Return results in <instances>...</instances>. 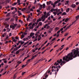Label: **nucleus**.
Returning a JSON list of instances; mask_svg holds the SVG:
<instances>
[{
    "mask_svg": "<svg viewBox=\"0 0 79 79\" xmlns=\"http://www.w3.org/2000/svg\"><path fill=\"white\" fill-rule=\"evenodd\" d=\"M73 56L74 55H73V53L71 52L69 53L67 56H65L63 57V60L62 59V61L60 62L61 64H60V66H62L64 64H65L66 63V62L65 61L68 62V61H69V60H73Z\"/></svg>",
    "mask_w": 79,
    "mask_h": 79,
    "instance_id": "1",
    "label": "nucleus"
},
{
    "mask_svg": "<svg viewBox=\"0 0 79 79\" xmlns=\"http://www.w3.org/2000/svg\"><path fill=\"white\" fill-rule=\"evenodd\" d=\"M76 50L74 49L73 51H72V52L70 53H72L73 55H74L72 57L73 58H76L77 57V56H79V50H78V48H76Z\"/></svg>",
    "mask_w": 79,
    "mask_h": 79,
    "instance_id": "2",
    "label": "nucleus"
},
{
    "mask_svg": "<svg viewBox=\"0 0 79 79\" xmlns=\"http://www.w3.org/2000/svg\"><path fill=\"white\" fill-rule=\"evenodd\" d=\"M48 17V16H46V15H43L41 18H40L38 19L37 20V23H39V21H42H42L43 22H44V21H45V18H47Z\"/></svg>",
    "mask_w": 79,
    "mask_h": 79,
    "instance_id": "3",
    "label": "nucleus"
},
{
    "mask_svg": "<svg viewBox=\"0 0 79 79\" xmlns=\"http://www.w3.org/2000/svg\"><path fill=\"white\" fill-rule=\"evenodd\" d=\"M17 25L16 24H15L14 23H13L10 25V28H12V29H14Z\"/></svg>",
    "mask_w": 79,
    "mask_h": 79,
    "instance_id": "4",
    "label": "nucleus"
},
{
    "mask_svg": "<svg viewBox=\"0 0 79 79\" xmlns=\"http://www.w3.org/2000/svg\"><path fill=\"white\" fill-rule=\"evenodd\" d=\"M61 61H62V59H60V60H58L57 62H56L55 64H54V65H56V66H57V65H58V64H60V63H61Z\"/></svg>",
    "mask_w": 79,
    "mask_h": 79,
    "instance_id": "5",
    "label": "nucleus"
},
{
    "mask_svg": "<svg viewBox=\"0 0 79 79\" xmlns=\"http://www.w3.org/2000/svg\"><path fill=\"white\" fill-rule=\"evenodd\" d=\"M38 54H37L35 56H33L32 58L31 59V60H33V59H34L35 58L36 56H38Z\"/></svg>",
    "mask_w": 79,
    "mask_h": 79,
    "instance_id": "6",
    "label": "nucleus"
},
{
    "mask_svg": "<svg viewBox=\"0 0 79 79\" xmlns=\"http://www.w3.org/2000/svg\"><path fill=\"white\" fill-rule=\"evenodd\" d=\"M40 34V32L39 31L36 32L35 33V36L37 35V37H39Z\"/></svg>",
    "mask_w": 79,
    "mask_h": 79,
    "instance_id": "7",
    "label": "nucleus"
},
{
    "mask_svg": "<svg viewBox=\"0 0 79 79\" xmlns=\"http://www.w3.org/2000/svg\"><path fill=\"white\" fill-rule=\"evenodd\" d=\"M76 4H72L70 6L71 7H72V8H75V7H76Z\"/></svg>",
    "mask_w": 79,
    "mask_h": 79,
    "instance_id": "8",
    "label": "nucleus"
},
{
    "mask_svg": "<svg viewBox=\"0 0 79 79\" xmlns=\"http://www.w3.org/2000/svg\"><path fill=\"white\" fill-rule=\"evenodd\" d=\"M21 49H19L17 51H16V55L19 54V53L20 52H21Z\"/></svg>",
    "mask_w": 79,
    "mask_h": 79,
    "instance_id": "9",
    "label": "nucleus"
},
{
    "mask_svg": "<svg viewBox=\"0 0 79 79\" xmlns=\"http://www.w3.org/2000/svg\"><path fill=\"white\" fill-rule=\"evenodd\" d=\"M18 43H20V44H21V45H23V44H24V41H18Z\"/></svg>",
    "mask_w": 79,
    "mask_h": 79,
    "instance_id": "10",
    "label": "nucleus"
},
{
    "mask_svg": "<svg viewBox=\"0 0 79 79\" xmlns=\"http://www.w3.org/2000/svg\"><path fill=\"white\" fill-rule=\"evenodd\" d=\"M35 33L33 32L31 33V34L30 35V36L31 37H32L33 35H34Z\"/></svg>",
    "mask_w": 79,
    "mask_h": 79,
    "instance_id": "11",
    "label": "nucleus"
},
{
    "mask_svg": "<svg viewBox=\"0 0 79 79\" xmlns=\"http://www.w3.org/2000/svg\"><path fill=\"white\" fill-rule=\"evenodd\" d=\"M69 20V18H67L65 20L64 22H65V23H67V22H68Z\"/></svg>",
    "mask_w": 79,
    "mask_h": 79,
    "instance_id": "12",
    "label": "nucleus"
},
{
    "mask_svg": "<svg viewBox=\"0 0 79 79\" xmlns=\"http://www.w3.org/2000/svg\"><path fill=\"white\" fill-rule=\"evenodd\" d=\"M39 36H37L36 35L35 38V40H34V41H37V37H38Z\"/></svg>",
    "mask_w": 79,
    "mask_h": 79,
    "instance_id": "13",
    "label": "nucleus"
},
{
    "mask_svg": "<svg viewBox=\"0 0 79 79\" xmlns=\"http://www.w3.org/2000/svg\"><path fill=\"white\" fill-rule=\"evenodd\" d=\"M24 37V35L23 34V33H22L21 39H23Z\"/></svg>",
    "mask_w": 79,
    "mask_h": 79,
    "instance_id": "14",
    "label": "nucleus"
},
{
    "mask_svg": "<svg viewBox=\"0 0 79 79\" xmlns=\"http://www.w3.org/2000/svg\"><path fill=\"white\" fill-rule=\"evenodd\" d=\"M31 18V16L30 15H29L28 18L27 19V21H29V18Z\"/></svg>",
    "mask_w": 79,
    "mask_h": 79,
    "instance_id": "15",
    "label": "nucleus"
},
{
    "mask_svg": "<svg viewBox=\"0 0 79 79\" xmlns=\"http://www.w3.org/2000/svg\"><path fill=\"white\" fill-rule=\"evenodd\" d=\"M69 3V1H66L65 2V5H68Z\"/></svg>",
    "mask_w": 79,
    "mask_h": 79,
    "instance_id": "16",
    "label": "nucleus"
},
{
    "mask_svg": "<svg viewBox=\"0 0 79 79\" xmlns=\"http://www.w3.org/2000/svg\"><path fill=\"white\" fill-rule=\"evenodd\" d=\"M31 37L30 36H28L27 38H26L27 39V40H29V39H30Z\"/></svg>",
    "mask_w": 79,
    "mask_h": 79,
    "instance_id": "17",
    "label": "nucleus"
},
{
    "mask_svg": "<svg viewBox=\"0 0 79 79\" xmlns=\"http://www.w3.org/2000/svg\"><path fill=\"white\" fill-rule=\"evenodd\" d=\"M59 2L58 1H56L54 3V4H55L56 5L57 4V3H58Z\"/></svg>",
    "mask_w": 79,
    "mask_h": 79,
    "instance_id": "18",
    "label": "nucleus"
},
{
    "mask_svg": "<svg viewBox=\"0 0 79 79\" xmlns=\"http://www.w3.org/2000/svg\"><path fill=\"white\" fill-rule=\"evenodd\" d=\"M55 11V9H52L51 10V12H53V11Z\"/></svg>",
    "mask_w": 79,
    "mask_h": 79,
    "instance_id": "19",
    "label": "nucleus"
},
{
    "mask_svg": "<svg viewBox=\"0 0 79 79\" xmlns=\"http://www.w3.org/2000/svg\"><path fill=\"white\" fill-rule=\"evenodd\" d=\"M79 15L77 16L76 17V21H77V19H79Z\"/></svg>",
    "mask_w": 79,
    "mask_h": 79,
    "instance_id": "20",
    "label": "nucleus"
},
{
    "mask_svg": "<svg viewBox=\"0 0 79 79\" xmlns=\"http://www.w3.org/2000/svg\"><path fill=\"white\" fill-rule=\"evenodd\" d=\"M7 31L6 32H10V31L11 29H9L8 28H7Z\"/></svg>",
    "mask_w": 79,
    "mask_h": 79,
    "instance_id": "21",
    "label": "nucleus"
},
{
    "mask_svg": "<svg viewBox=\"0 0 79 79\" xmlns=\"http://www.w3.org/2000/svg\"><path fill=\"white\" fill-rule=\"evenodd\" d=\"M19 49V48L18 47H17L16 48L14 49V51H16V50H18Z\"/></svg>",
    "mask_w": 79,
    "mask_h": 79,
    "instance_id": "22",
    "label": "nucleus"
},
{
    "mask_svg": "<svg viewBox=\"0 0 79 79\" xmlns=\"http://www.w3.org/2000/svg\"><path fill=\"white\" fill-rule=\"evenodd\" d=\"M16 73H15V74H14V77L13 79H15V78H16Z\"/></svg>",
    "mask_w": 79,
    "mask_h": 79,
    "instance_id": "23",
    "label": "nucleus"
},
{
    "mask_svg": "<svg viewBox=\"0 0 79 79\" xmlns=\"http://www.w3.org/2000/svg\"><path fill=\"white\" fill-rule=\"evenodd\" d=\"M42 39V37H41V36H39V37L38 39V41H39V40H40V39Z\"/></svg>",
    "mask_w": 79,
    "mask_h": 79,
    "instance_id": "24",
    "label": "nucleus"
},
{
    "mask_svg": "<svg viewBox=\"0 0 79 79\" xmlns=\"http://www.w3.org/2000/svg\"><path fill=\"white\" fill-rule=\"evenodd\" d=\"M47 26H48V24H46L44 26V28H46V27H47Z\"/></svg>",
    "mask_w": 79,
    "mask_h": 79,
    "instance_id": "25",
    "label": "nucleus"
},
{
    "mask_svg": "<svg viewBox=\"0 0 79 79\" xmlns=\"http://www.w3.org/2000/svg\"><path fill=\"white\" fill-rule=\"evenodd\" d=\"M42 13V12L40 11L39 12H38V14L37 15V16H39L40 14H41Z\"/></svg>",
    "mask_w": 79,
    "mask_h": 79,
    "instance_id": "26",
    "label": "nucleus"
},
{
    "mask_svg": "<svg viewBox=\"0 0 79 79\" xmlns=\"http://www.w3.org/2000/svg\"><path fill=\"white\" fill-rule=\"evenodd\" d=\"M43 6L44 9L45 8V3H44L43 5Z\"/></svg>",
    "mask_w": 79,
    "mask_h": 79,
    "instance_id": "27",
    "label": "nucleus"
},
{
    "mask_svg": "<svg viewBox=\"0 0 79 79\" xmlns=\"http://www.w3.org/2000/svg\"><path fill=\"white\" fill-rule=\"evenodd\" d=\"M69 8H68L66 10V11L67 13H68V12H69Z\"/></svg>",
    "mask_w": 79,
    "mask_h": 79,
    "instance_id": "28",
    "label": "nucleus"
},
{
    "mask_svg": "<svg viewBox=\"0 0 79 79\" xmlns=\"http://www.w3.org/2000/svg\"><path fill=\"white\" fill-rule=\"evenodd\" d=\"M50 12H48V13L47 14V15L48 16H50Z\"/></svg>",
    "mask_w": 79,
    "mask_h": 79,
    "instance_id": "29",
    "label": "nucleus"
},
{
    "mask_svg": "<svg viewBox=\"0 0 79 79\" xmlns=\"http://www.w3.org/2000/svg\"><path fill=\"white\" fill-rule=\"evenodd\" d=\"M59 29V28L58 27H56L55 28V30L56 31H58Z\"/></svg>",
    "mask_w": 79,
    "mask_h": 79,
    "instance_id": "30",
    "label": "nucleus"
},
{
    "mask_svg": "<svg viewBox=\"0 0 79 79\" xmlns=\"http://www.w3.org/2000/svg\"><path fill=\"white\" fill-rule=\"evenodd\" d=\"M52 20H50L49 22H48V24L49 25L50 24H51V23H52Z\"/></svg>",
    "mask_w": 79,
    "mask_h": 79,
    "instance_id": "31",
    "label": "nucleus"
},
{
    "mask_svg": "<svg viewBox=\"0 0 79 79\" xmlns=\"http://www.w3.org/2000/svg\"><path fill=\"white\" fill-rule=\"evenodd\" d=\"M40 26H42V22H40L39 24Z\"/></svg>",
    "mask_w": 79,
    "mask_h": 79,
    "instance_id": "32",
    "label": "nucleus"
},
{
    "mask_svg": "<svg viewBox=\"0 0 79 79\" xmlns=\"http://www.w3.org/2000/svg\"><path fill=\"white\" fill-rule=\"evenodd\" d=\"M53 14H54V15H55V16H56V14H57L56 12H53Z\"/></svg>",
    "mask_w": 79,
    "mask_h": 79,
    "instance_id": "33",
    "label": "nucleus"
},
{
    "mask_svg": "<svg viewBox=\"0 0 79 79\" xmlns=\"http://www.w3.org/2000/svg\"><path fill=\"white\" fill-rule=\"evenodd\" d=\"M34 28V26H33L31 25V26L29 28L30 29H33V28Z\"/></svg>",
    "mask_w": 79,
    "mask_h": 79,
    "instance_id": "34",
    "label": "nucleus"
},
{
    "mask_svg": "<svg viewBox=\"0 0 79 79\" xmlns=\"http://www.w3.org/2000/svg\"><path fill=\"white\" fill-rule=\"evenodd\" d=\"M66 15V12H64L62 14V15Z\"/></svg>",
    "mask_w": 79,
    "mask_h": 79,
    "instance_id": "35",
    "label": "nucleus"
},
{
    "mask_svg": "<svg viewBox=\"0 0 79 79\" xmlns=\"http://www.w3.org/2000/svg\"><path fill=\"white\" fill-rule=\"evenodd\" d=\"M25 73H26V72H23L22 73V76H23V75H24V74H25Z\"/></svg>",
    "mask_w": 79,
    "mask_h": 79,
    "instance_id": "36",
    "label": "nucleus"
},
{
    "mask_svg": "<svg viewBox=\"0 0 79 79\" xmlns=\"http://www.w3.org/2000/svg\"><path fill=\"white\" fill-rule=\"evenodd\" d=\"M10 13H8V14H7L6 15V16H10Z\"/></svg>",
    "mask_w": 79,
    "mask_h": 79,
    "instance_id": "37",
    "label": "nucleus"
},
{
    "mask_svg": "<svg viewBox=\"0 0 79 79\" xmlns=\"http://www.w3.org/2000/svg\"><path fill=\"white\" fill-rule=\"evenodd\" d=\"M10 19V18H7L5 19V21H8V20H9Z\"/></svg>",
    "mask_w": 79,
    "mask_h": 79,
    "instance_id": "38",
    "label": "nucleus"
},
{
    "mask_svg": "<svg viewBox=\"0 0 79 79\" xmlns=\"http://www.w3.org/2000/svg\"><path fill=\"white\" fill-rule=\"evenodd\" d=\"M13 42H16V41H17V40H15V39H14L13 40Z\"/></svg>",
    "mask_w": 79,
    "mask_h": 79,
    "instance_id": "39",
    "label": "nucleus"
},
{
    "mask_svg": "<svg viewBox=\"0 0 79 79\" xmlns=\"http://www.w3.org/2000/svg\"><path fill=\"white\" fill-rule=\"evenodd\" d=\"M25 10H26V8H24L21 11H25Z\"/></svg>",
    "mask_w": 79,
    "mask_h": 79,
    "instance_id": "40",
    "label": "nucleus"
},
{
    "mask_svg": "<svg viewBox=\"0 0 79 79\" xmlns=\"http://www.w3.org/2000/svg\"><path fill=\"white\" fill-rule=\"evenodd\" d=\"M23 34L25 35H26L27 34V33L26 32H25L24 33H23Z\"/></svg>",
    "mask_w": 79,
    "mask_h": 79,
    "instance_id": "41",
    "label": "nucleus"
},
{
    "mask_svg": "<svg viewBox=\"0 0 79 79\" xmlns=\"http://www.w3.org/2000/svg\"><path fill=\"white\" fill-rule=\"evenodd\" d=\"M44 15L43 16H45V15L47 16V15H47V12H44Z\"/></svg>",
    "mask_w": 79,
    "mask_h": 79,
    "instance_id": "42",
    "label": "nucleus"
},
{
    "mask_svg": "<svg viewBox=\"0 0 79 79\" xmlns=\"http://www.w3.org/2000/svg\"><path fill=\"white\" fill-rule=\"evenodd\" d=\"M68 35V33H65L64 35V36H67Z\"/></svg>",
    "mask_w": 79,
    "mask_h": 79,
    "instance_id": "43",
    "label": "nucleus"
},
{
    "mask_svg": "<svg viewBox=\"0 0 79 79\" xmlns=\"http://www.w3.org/2000/svg\"><path fill=\"white\" fill-rule=\"evenodd\" d=\"M32 23H30L28 25V26H31V25H32Z\"/></svg>",
    "mask_w": 79,
    "mask_h": 79,
    "instance_id": "44",
    "label": "nucleus"
},
{
    "mask_svg": "<svg viewBox=\"0 0 79 79\" xmlns=\"http://www.w3.org/2000/svg\"><path fill=\"white\" fill-rule=\"evenodd\" d=\"M22 63V62L19 61L17 63L18 64H20V63Z\"/></svg>",
    "mask_w": 79,
    "mask_h": 79,
    "instance_id": "45",
    "label": "nucleus"
},
{
    "mask_svg": "<svg viewBox=\"0 0 79 79\" xmlns=\"http://www.w3.org/2000/svg\"><path fill=\"white\" fill-rule=\"evenodd\" d=\"M9 25H7L6 27V29H7V28H8V27H9Z\"/></svg>",
    "mask_w": 79,
    "mask_h": 79,
    "instance_id": "46",
    "label": "nucleus"
},
{
    "mask_svg": "<svg viewBox=\"0 0 79 79\" xmlns=\"http://www.w3.org/2000/svg\"><path fill=\"white\" fill-rule=\"evenodd\" d=\"M52 6H53V8H55V5H56L55 4H52Z\"/></svg>",
    "mask_w": 79,
    "mask_h": 79,
    "instance_id": "47",
    "label": "nucleus"
},
{
    "mask_svg": "<svg viewBox=\"0 0 79 79\" xmlns=\"http://www.w3.org/2000/svg\"><path fill=\"white\" fill-rule=\"evenodd\" d=\"M36 74V73L35 74H34L32 75L31 76V77H33V76H34Z\"/></svg>",
    "mask_w": 79,
    "mask_h": 79,
    "instance_id": "48",
    "label": "nucleus"
},
{
    "mask_svg": "<svg viewBox=\"0 0 79 79\" xmlns=\"http://www.w3.org/2000/svg\"><path fill=\"white\" fill-rule=\"evenodd\" d=\"M36 74V73L35 74H34L32 75L31 76V77H33V76H34Z\"/></svg>",
    "mask_w": 79,
    "mask_h": 79,
    "instance_id": "49",
    "label": "nucleus"
},
{
    "mask_svg": "<svg viewBox=\"0 0 79 79\" xmlns=\"http://www.w3.org/2000/svg\"><path fill=\"white\" fill-rule=\"evenodd\" d=\"M36 74V73L35 74H34L32 75L31 76V77H33V76H34Z\"/></svg>",
    "mask_w": 79,
    "mask_h": 79,
    "instance_id": "50",
    "label": "nucleus"
},
{
    "mask_svg": "<svg viewBox=\"0 0 79 79\" xmlns=\"http://www.w3.org/2000/svg\"><path fill=\"white\" fill-rule=\"evenodd\" d=\"M21 15H22V14L21 13L19 12V16H21Z\"/></svg>",
    "mask_w": 79,
    "mask_h": 79,
    "instance_id": "51",
    "label": "nucleus"
},
{
    "mask_svg": "<svg viewBox=\"0 0 79 79\" xmlns=\"http://www.w3.org/2000/svg\"><path fill=\"white\" fill-rule=\"evenodd\" d=\"M25 66H26V65L25 66L24 65H23L22 66V68H24Z\"/></svg>",
    "mask_w": 79,
    "mask_h": 79,
    "instance_id": "52",
    "label": "nucleus"
},
{
    "mask_svg": "<svg viewBox=\"0 0 79 79\" xmlns=\"http://www.w3.org/2000/svg\"><path fill=\"white\" fill-rule=\"evenodd\" d=\"M67 27V25H65V26L63 28V29H65Z\"/></svg>",
    "mask_w": 79,
    "mask_h": 79,
    "instance_id": "53",
    "label": "nucleus"
},
{
    "mask_svg": "<svg viewBox=\"0 0 79 79\" xmlns=\"http://www.w3.org/2000/svg\"><path fill=\"white\" fill-rule=\"evenodd\" d=\"M63 28H62L60 30V31H63Z\"/></svg>",
    "mask_w": 79,
    "mask_h": 79,
    "instance_id": "54",
    "label": "nucleus"
},
{
    "mask_svg": "<svg viewBox=\"0 0 79 79\" xmlns=\"http://www.w3.org/2000/svg\"><path fill=\"white\" fill-rule=\"evenodd\" d=\"M76 4L77 5H78V4H79V2H76Z\"/></svg>",
    "mask_w": 79,
    "mask_h": 79,
    "instance_id": "55",
    "label": "nucleus"
},
{
    "mask_svg": "<svg viewBox=\"0 0 79 79\" xmlns=\"http://www.w3.org/2000/svg\"><path fill=\"white\" fill-rule=\"evenodd\" d=\"M42 5H40V6L41 8H42Z\"/></svg>",
    "mask_w": 79,
    "mask_h": 79,
    "instance_id": "56",
    "label": "nucleus"
},
{
    "mask_svg": "<svg viewBox=\"0 0 79 79\" xmlns=\"http://www.w3.org/2000/svg\"><path fill=\"white\" fill-rule=\"evenodd\" d=\"M19 22H20V23H23V21H21V20H19Z\"/></svg>",
    "mask_w": 79,
    "mask_h": 79,
    "instance_id": "57",
    "label": "nucleus"
},
{
    "mask_svg": "<svg viewBox=\"0 0 79 79\" xmlns=\"http://www.w3.org/2000/svg\"><path fill=\"white\" fill-rule=\"evenodd\" d=\"M23 40H24V41H26V40L27 41V39H26V38H24L23 39Z\"/></svg>",
    "mask_w": 79,
    "mask_h": 79,
    "instance_id": "58",
    "label": "nucleus"
},
{
    "mask_svg": "<svg viewBox=\"0 0 79 79\" xmlns=\"http://www.w3.org/2000/svg\"><path fill=\"white\" fill-rule=\"evenodd\" d=\"M46 50H47V49L44 50V51H43V52H42V54H44V52H45L46 51Z\"/></svg>",
    "mask_w": 79,
    "mask_h": 79,
    "instance_id": "59",
    "label": "nucleus"
},
{
    "mask_svg": "<svg viewBox=\"0 0 79 79\" xmlns=\"http://www.w3.org/2000/svg\"><path fill=\"white\" fill-rule=\"evenodd\" d=\"M17 3H20V0H17Z\"/></svg>",
    "mask_w": 79,
    "mask_h": 79,
    "instance_id": "60",
    "label": "nucleus"
},
{
    "mask_svg": "<svg viewBox=\"0 0 79 79\" xmlns=\"http://www.w3.org/2000/svg\"><path fill=\"white\" fill-rule=\"evenodd\" d=\"M55 39H56V38H54L53 39H52V41H54V40H55Z\"/></svg>",
    "mask_w": 79,
    "mask_h": 79,
    "instance_id": "61",
    "label": "nucleus"
},
{
    "mask_svg": "<svg viewBox=\"0 0 79 79\" xmlns=\"http://www.w3.org/2000/svg\"><path fill=\"white\" fill-rule=\"evenodd\" d=\"M60 30H59V31H58L57 32V34H59V33H60Z\"/></svg>",
    "mask_w": 79,
    "mask_h": 79,
    "instance_id": "62",
    "label": "nucleus"
},
{
    "mask_svg": "<svg viewBox=\"0 0 79 79\" xmlns=\"http://www.w3.org/2000/svg\"><path fill=\"white\" fill-rule=\"evenodd\" d=\"M15 38L16 39H19V37H16Z\"/></svg>",
    "mask_w": 79,
    "mask_h": 79,
    "instance_id": "63",
    "label": "nucleus"
},
{
    "mask_svg": "<svg viewBox=\"0 0 79 79\" xmlns=\"http://www.w3.org/2000/svg\"><path fill=\"white\" fill-rule=\"evenodd\" d=\"M60 9L57 10V12H60Z\"/></svg>",
    "mask_w": 79,
    "mask_h": 79,
    "instance_id": "64",
    "label": "nucleus"
}]
</instances>
